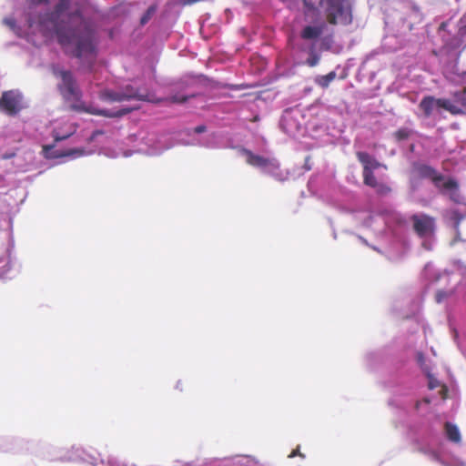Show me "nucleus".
I'll return each mask as SVG.
<instances>
[{
    "instance_id": "f257e3e1",
    "label": "nucleus",
    "mask_w": 466,
    "mask_h": 466,
    "mask_svg": "<svg viewBox=\"0 0 466 466\" xmlns=\"http://www.w3.org/2000/svg\"><path fill=\"white\" fill-rule=\"evenodd\" d=\"M70 0H59L53 11L38 16L43 30L54 31L63 47H72L73 56L90 66L96 57V33L80 10L68 12Z\"/></svg>"
},
{
    "instance_id": "f03ea898",
    "label": "nucleus",
    "mask_w": 466,
    "mask_h": 466,
    "mask_svg": "<svg viewBox=\"0 0 466 466\" xmlns=\"http://www.w3.org/2000/svg\"><path fill=\"white\" fill-rule=\"evenodd\" d=\"M356 157L362 165L363 184L375 189L376 193L380 196L389 195L392 191L391 187L384 182L378 181L374 174L376 169L381 167L386 168V166L364 151L357 152Z\"/></svg>"
},
{
    "instance_id": "7ed1b4c3",
    "label": "nucleus",
    "mask_w": 466,
    "mask_h": 466,
    "mask_svg": "<svg viewBox=\"0 0 466 466\" xmlns=\"http://www.w3.org/2000/svg\"><path fill=\"white\" fill-rule=\"evenodd\" d=\"M319 5L325 6L326 18L329 25H350L352 22L350 0H320Z\"/></svg>"
},
{
    "instance_id": "20e7f679",
    "label": "nucleus",
    "mask_w": 466,
    "mask_h": 466,
    "mask_svg": "<svg viewBox=\"0 0 466 466\" xmlns=\"http://www.w3.org/2000/svg\"><path fill=\"white\" fill-rule=\"evenodd\" d=\"M53 73L56 77L60 78L57 88L63 98L66 101L79 102L82 97V91L72 72L57 68L54 69Z\"/></svg>"
},
{
    "instance_id": "39448f33",
    "label": "nucleus",
    "mask_w": 466,
    "mask_h": 466,
    "mask_svg": "<svg viewBox=\"0 0 466 466\" xmlns=\"http://www.w3.org/2000/svg\"><path fill=\"white\" fill-rule=\"evenodd\" d=\"M419 107L422 110L426 117L431 116L435 107L442 108L453 116H456L457 113L461 112L459 108L450 103L449 98H435L432 96H424L421 99Z\"/></svg>"
},
{
    "instance_id": "423d86ee",
    "label": "nucleus",
    "mask_w": 466,
    "mask_h": 466,
    "mask_svg": "<svg viewBox=\"0 0 466 466\" xmlns=\"http://www.w3.org/2000/svg\"><path fill=\"white\" fill-rule=\"evenodd\" d=\"M414 232L420 238L432 236L436 229L435 218L427 214H414L410 218Z\"/></svg>"
},
{
    "instance_id": "0eeeda50",
    "label": "nucleus",
    "mask_w": 466,
    "mask_h": 466,
    "mask_svg": "<svg viewBox=\"0 0 466 466\" xmlns=\"http://www.w3.org/2000/svg\"><path fill=\"white\" fill-rule=\"evenodd\" d=\"M22 106V96L14 91H5L0 97V111L5 112L8 116L17 115Z\"/></svg>"
},
{
    "instance_id": "6e6552de",
    "label": "nucleus",
    "mask_w": 466,
    "mask_h": 466,
    "mask_svg": "<svg viewBox=\"0 0 466 466\" xmlns=\"http://www.w3.org/2000/svg\"><path fill=\"white\" fill-rule=\"evenodd\" d=\"M413 171L420 178L430 179L434 187L438 189L445 179V177L437 169L427 164L414 162L412 164Z\"/></svg>"
},
{
    "instance_id": "1a4fd4ad",
    "label": "nucleus",
    "mask_w": 466,
    "mask_h": 466,
    "mask_svg": "<svg viewBox=\"0 0 466 466\" xmlns=\"http://www.w3.org/2000/svg\"><path fill=\"white\" fill-rule=\"evenodd\" d=\"M71 108L75 111L86 112L95 116H102L110 118L121 117L125 115L129 114L132 111V108H123L116 112H110L108 110L98 109L93 106L86 107L82 104H74L71 106Z\"/></svg>"
},
{
    "instance_id": "9d476101",
    "label": "nucleus",
    "mask_w": 466,
    "mask_h": 466,
    "mask_svg": "<svg viewBox=\"0 0 466 466\" xmlns=\"http://www.w3.org/2000/svg\"><path fill=\"white\" fill-rule=\"evenodd\" d=\"M241 152L246 157L247 163L252 167H261V168L268 167H271L274 168L279 167L278 162L274 159H269V158L264 157L262 156L256 155L251 150L247 149V148H242Z\"/></svg>"
},
{
    "instance_id": "9b49d317",
    "label": "nucleus",
    "mask_w": 466,
    "mask_h": 466,
    "mask_svg": "<svg viewBox=\"0 0 466 466\" xmlns=\"http://www.w3.org/2000/svg\"><path fill=\"white\" fill-rule=\"evenodd\" d=\"M441 194H445L446 191L450 192L449 198L450 199L456 203H461V196L459 192V184L453 178L444 179L442 184L441 185V188H438Z\"/></svg>"
},
{
    "instance_id": "f8f14e48",
    "label": "nucleus",
    "mask_w": 466,
    "mask_h": 466,
    "mask_svg": "<svg viewBox=\"0 0 466 466\" xmlns=\"http://www.w3.org/2000/svg\"><path fill=\"white\" fill-rule=\"evenodd\" d=\"M11 269V258L6 243L0 239V279H5Z\"/></svg>"
},
{
    "instance_id": "ddd939ff",
    "label": "nucleus",
    "mask_w": 466,
    "mask_h": 466,
    "mask_svg": "<svg viewBox=\"0 0 466 466\" xmlns=\"http://www.w3.org/2000/svg\"><path fill=\"white\" fill-rule=\"evenodd\" d=\"M43 152L46 157L49 158H60L64 157L74 156L77 154L82 155L83 150L80 149H69V150H55V145H45L43 147Z\"/></svg>"
},
{
    "instance_id": "4468645a",
    "label": "nucleus",
    "mask_w": 466,
    "mask_h": 466,
    "mask_svg": "<svg viewBox=\"0 0 466 466\" xmlns=\"http://www.w3.org/2000/svg\"><path fill=\"white\" fill-rule=\"evenodd\" d=\"M124 96H128L125 98V101H129L132 99L139 100V101H152L149 98L148 94L140 93L139 89L134 87L133 86L127 85L122 89Z\"/></svg>"
},
{
    "instance_id": "2eb2a0df",
    "label": "nucleus",
    "mask_w": 466,
    "mask_h": 466,
    "mask_svg": "<svg viewBox=\"0 0 466 466\" xmlns=\"http://www.w3.org/2000/svg\"><path fill=\"white\" fill-rule=\"evenodd\" d=\"M450 103L460 109L461 112L457 113L456 116L466 114V87L454 92Z\"/></svg>"
},
{
    "instance_id": "dca6fc26",
    "label": "nucleus",
    "mask_w": 466,
    "mask_h": 466,
    "mask_svg": "<svg viewBox=\"0 0 466 466\" xmlns=\"http://www.w3.org/2000/svg\"><path fill=\"white\" fill-rule=\"evenodd\" d=\"M323 31V26H312V25H307L305 26L301 33L300 36L304 40H311V39H317L320 36Z\"/></svg>"
},
{
    "instance_id": "f3484780",
    "label": "nucleus",
    "mask_w": 466,
    "mask_h": 466,
    "mask_svg": "<svg viewBox=\"0 0 466 466\" xmlns=\"http://www.w3.org/2000/svg\"><path fill=\"white\" fill-rule=\"evenodd\" d=\"M100 99L110 102H123L127 96H124L122 90L121 91H114L109 89H105L100 92L99 95Z\"/></svg>"
},
{
    "instance_id": "a211bd4d",
    "label": "nucleus",
    "mask_w": 466,
    "mask_h": 466,
    "mask_svg": "<svg viewBox=\"0 0 466 466\" xmlns=\"http://www.w3.org/2000/svg\"><path fill=\"white\" fill-rule=\"evenodd\" d=\"M445 428V433L449 441L454 442V443H460L461 441V433L458 429V427L451 423V422H446L444 425Z\"/></svg>"
},
{
    "instance_id": "6ab92c4d",
    "label": "nucleus",
    "mask_w": 466,
    "mask_h": 466,
    "mask_svg": "<svg viewBox=\"0 0 466 466\" xmlns=\"http://www.w3.org/2000/svg\"><path fill=\"white\" fill-rule=\"evenodd\" d=\"M336 73L331 71L325 76H317L315 83L322 88H327L329 84L336 78Z\"/></svg>"
},
{
    "instance_id": "aec40b11",
    "label": "nucleus",
    "mask_w": 466,
    "mask_h": 466,
    "mask_svg": "<svg viewBox=\"0 0 466 466\" xmlns=\"http://www.w3.org/2000/svg\"><path fill=\"white\" fill-rule=\"evenodd\" d=\"M157 11L156 5L149 6L140 18V25H145L152 18Z\"/></svg>"
},
{
    "instance_id": "412c9836",
    "label": "nucleus",
    "mask_w": 466,
    "mask_h": 466,
    "mask_svg": "<svg viewBox=\"0 0 466 466\" xmlns=\"http://www.w3.org/2000/svg\"><path fill=\"white\" fill-rule=\"evenodd\" d=\"M411 134V131L407 127H401L394 133V137L398 141L408 139Z\"/></svg>"
},
{
    "instance_id": "4be33fe9",
    "label": "nucleus",
    "mask_w": 466,
    "mask_h": 466,
    "mask_svg": "<svg viewBox=\"0 0 466 466\" xmlns=\"http://www.w3.org/2000/svg\"><path fill=\"white\" fill-rule=\"evenodd\" d=\"M451 218L454 221L455 228L458 230L461 222L463 220L464 216L457 209L451 212Z\"/></svg>"
},
{
    "instance_id": "5701e85b",
    "label": "nucleus",
    "mask_w": 466,
    "mask_h": 466,
    "mask_svg": "<svg viewBox=\"0 0 466 466\" xmlns=\"http://www.w3.org/2000/svg\"><path fill=\"white\" fill-rule=\"evenodd\" d=\"M453 294V291L438 290L435 294V300L437 303H441L450 298Z\"/></svg>"
},
{
    "instance_id": "b1692460",
    "label": "nucleus",
    "mask_w": 466,
    "mask_h": 466,
    "mask_svg": "<svg viewBox=\"0 0 466 466\" xmlns=\"http://www.w3.org/2000/svg\"><path fill=\"white\" fill-rule=\"evenodd\" d=\"M319 59H320L319 56L314 50H311L309 56L308 57V59L306 61V64L309 66L313 67L319 64Z\"/></svg>"
},
{
    "instance_id": "393cba45",
    "label": "nucleus",
    "mask_w": 466,
    "mask_h": 466,
    "mask_svg": "<svg viewBox=\"0 0 466 466\" xmlns=\"http://www.w3.org/2000/svg\"><path fill=\"white\" fill-rule=\"evenodd\" d=\"M426 376L429 380L428 387L430 390H434L441 385L437 378H435L429 370L426 371Z\"/></svg>"
},
{
    "instance_id": "a878e982",
    "label": "nucleus",
    "mask_w": 466,
    "mask_h": 466,
    "mask_svg": "<svg viewBox=\"0 0 466 466\" xmlns=\"http://www.w3.org/2000/svg\"><path fill=\"white\" fill-rule=\"evenodd\" d=\"M188 96L175 95L167 98L171 103H185L187 101Z\"/></svg>"
},
{
    "instance_id": "bb28decb",
    "label": "nucleus",
    "mask_w": 466,
    "mask_h": 466,
    "mask_svg": "<svg viewBox=\"0 0 466 466\" xmlns=\"http://www.w3.org/2000/svg\"><path fill=\"white\" fill-rule=\"evenodd\" d=\"M301 1L303 2L304 7L306 8L307 11L311 12V11L316 10V6L311 2H309L308 0H301Z\"/></svg>"
},
{
    "instance_id": "cd10ccee",
    "label": "nucleus",
    "mask_w": 466,
    "mask_h": 466,
    "mask_svg": "<svg viewBox=\"0 0 466 466\" xmlns=\"http://www.w3.org/2000/svg\"><path fill=\"white\" fill-rule=\"evenodd\" d=\"M295 456H299V457H301V458H304V457H305V455H304V454H302V453L300 452V451H299V447H298L296 450H294V451H293L289 455V458H294Z\"/></svg>"
},
{
    "instance_id": "c85d7f7f",
    "label": "nucleus",
    "mask_w": 466,
    "mask_h": 466,
    "mask_svg": "<svg viewBox=\"0 0 466 466\" xmlns=\"http://www.w3.org/2000/svg\"><path fill=\"white\" fill-rule=\"evenodd\" d=\"M4 22L11 28H14L15 26V20L14 18H5Z\"/></svg>"
},
{
    "instance_id": "c756f323",
    "label": "nucleus",
    "mask_w": 466,
    "mask_h": 466,
    "mask_svg": "<svg viewBox=\"0 0 466 466\" xmlns=\"http://www.w3.org/2000/svg\"><path fill=\"white\" fill-rule=\"evenodd\" d=\"M195 133L200 134L206 131V127L203 125L198 126L194 129Z\"/></svg>"
},
{
    "instance_id": "7c9ffc66",
    "label": "nucleus",
    "mask_w": 466,
    "mask_h": 466,
    "mask_svg": "<svg viewBox=\"0 0 466 466\" xmlns=\"http://www.w3.org/2000/svg\"><path fill=\"white\" fill-rule=\"evenodd\" d=\"M446 26H447V23H446V22H442V23L440 25L439 29H440V30H445Z\"/></svg>"
},
{
    "instance_id": "2f4dec72",
    "label": "nucleus",
    "mask_w": 466,
    "mask_h": 466,
    "mask_svg": "<svg viewBox=\"0 0 466 466\" xmlns=\"http://www.w3.org/2000/svg\"><path fill=\"white\" fill-rule=\"evenodd\" d=\"M66 137H56L55 140H56V141H61V140H63V139H65V138H66Z\"/></svg>"
},
{
    "instance_id": "473e14b6",
    "label": "nucleus",
    "mask_w": 466,
    "mask_h": 466,
    "mask_svg": "<svg viewBox=\"0 0 466 466\" xmlns=\"http://www.w3.org/2000/svg\"><path fill=\"white\" fill-rule=\"evenodd\" d=\"M35 2L40 4V3H46L47 0H35Z\"/></svg>"
},
{
    "instance_id": "72a5a7b5",
    "label": "nucleus",
    "mask_w": 466,
    "mask_h": 466,
    "mask_svg": "<svg viewBox=\"0 0 466 466\" xmlns=\"http://www.w3.org/2000/svg\"><path fill=\"white\" fill-rule=\"evenodd\" d=\"M258 116H254L253 121H258Z\"/></svg>"
}]
</instances>
